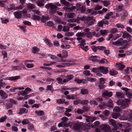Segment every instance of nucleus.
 Returning a JSON list of instances; mask_svg holds the SVG:
<instances>
[{
	"label": "nucleus",
	"instance_id": "f257e3e1",
	"mask_svg": "<svg viewBox=\"0 0 132 132\" xmlns=\"http://www.w3.org/2000/svg\"><path fill=\"white\" fill-rule=\"evenodd\" d=\"M130 101V100L125 98L120 100L117 101V103L118 105H120L122 108L124 109L129 106Z\"/></svg>",
	"mask_w": 132,
	"mask_h": 132
},
{
	"label": "nucleus",
	"instance_id": "f03ea898",
	"mask_svg": "<svg viewBox=\"0 0 132 132\" xmlns=\"http://www.w3.org/2000/svg\"><path fill=\"white\" fill-rule=\"evenodd\" d=\"M46 7L47 9H50L49 10V13L51 14L55 13L57 10V7L53 5L52 3H51L46 4L45 6Z\"/></svg>",
	"mask_w": 132,
	"mask_h": 132
},
{
	"label": "nucleus",
	"instance_id": "7ed1b4c3",
	"mask_svg": "<svg viewBox=\"0 0 132 132\" xmlns=\"http://www.w3.org/2000/svg\"><path fill=\"white\" fill-rule=\"evenodd\" d=\"M112 44L116 45H125L126 47L128 45L127 40H123L122 39L120 38L117 41L113 42Z\"/></svg>",
	"mask_w": 132,
	"mask_h": 132
},
{
	"label": "nucleus",
	"instance_id": "20e7f679",
	"mask_svg": "<svg viewBox=\"0 0 132 132\" xmlns=\"http://www.w3.org/2000/svg\"><path fill=\"white\" fill-rule=\"evenodd\" d=\"M109 123L110 125H112L114 127L113 129V131H114L118 129V125L116 123V121L114 119H110L109 121Z\"/></svg>",
	"mask_w": 132,
	"mask_h": 132
},
{
	"label": "nucleus",
	"instance_id": "39448f33",
	"mask_svg": "<svg viewBox=\"0 0 132 132\" xmlns=\"http://www.w3.org/2000/svg\"><path fill=\"white\" fill-rule=\"evenodd\" d=\"M81 40V41L80 42L81 43L80 44L81 47L85 51L87 52L88 49V47L87 46H84V45H86L85 40L84 39H82H82Z\"/></svg>",
	"mask_w": 132,
	"mask_h": 132
},
{
	"label": "nucleus",
	"instance_id": "423d86ee",
	"mask_svg": "<svg viewBox=\"0 0 132 132\" xmlns=\"http://www.w3.org/2000/svg\"><path fill=\"white\" fill-rule=\"evenodd\" d=\"M101 130H104L105 132H109L111 130V129L108 125L103 124L100 127Z\"/></svg>",
	"mask_w": 132,
	"mask_h": 132
},
{
	"label": "nucleus",
	"instance_id": "0eeeda50",
	"mask_svg": "<svg viewBox=\"0 0 132 132\" xmlns=\"http://www.w3.org/2000/svg\"><path fill=\"white\" fill-rule=\"evenodd\" d=\"M112 93L111 92H109L108 90H106L104 91L102 95L105 99H108L109 97L112 96Z\"/></svg>",
	"mask_w": 132,
	"mask_h": 132
},
{
	"label": "nucleus",
	"instance_id": "6e6552de",
	"mask_svg": "<svg viewBox=\"0 0 132 132\" xmlns=\"http://www.w3.org/2000/svg\"><path fill=\"white\" fill-rule=\"evenodd\" d=\"M122 90L126 92V95L128 97L130 98H132V93H131L130 92L129 89L127 88H122Z\"/></svg>",
	"mask_w": 132,
	"mask_h": 132
},
{
	"label": "nucleus",
	"instance_id": "1a4fd4ad",
	"mask_svg": "<svg viewBox=\"0 0 132 132\" xmlns=\"http://www.w3.org/2000/svg\"><path fill=\"white\" fill-rule=\"evenodd\" d=\"M85 36V34L84 32L78 33L76 35V36L78 37L76 38V39L77 40H80L82 39V37Z\"/></svg>",
	"mask_w": 132,
	"mask_h": 132
},
{
	"label": "nucleus",
	"instance_id": "9d476101",
	"mask_svg": "<svg viewBox=\"0 0 132 132\" xmlns=\"http://www.w3.org/2000/svg\"><path fill=\"white\" fill-rule=\"evenodd\" d=\"M99 69L100 72L104 74H106L109 71L108 68L107 67H99Z\"/></svg>",
	"mask_w": 132,
	"mask_h": 132
},
{
	"label": "nucleus",
	"instance_id": "9b49d317",
	"mask_svg": "<svg viewBox=\"0 0 132 132\" xmlns=\"http://www.w3.org/2000/svg\"><path fill=\"white\" fill-rule=\"evenodd\" d=\"M80 127V123L79 122L75 123L73 125V128L74 130L79 129Z\"/></svg>",
	"mask_w": 132,
	"mask_h": 132
},
{
	"label": "nucleus",
	"instance_id": "f8f14e48",
	"mask_svg": "<svg viewBox=\"0 0 132 132\" xmlns=\"http://www.w3.org/2000/svg\"><path fill=\"white\" fill-rule=\"evenodd\" d=\"M22 12L21 11L14 12V14L15 17L17 19L20 18L22 16Z\"/></svg>",
	"mask_w": 132,
	"mask_h": 132
},
{
	"label": "nucleus",
	"instance_id": "ddd939ff",
	"mask_svg": "<svg viewBox=\"0 0 132 132\" xmlns=\"http://www.w3.org/2000/svg\"><path fill=\"white\" fill-rule=\"evenodd\" d=\"M0 95L1 98L5 99L7 97L8 95L2 90H0Z\"/></svg>",
	"mask_w": 132,
	"mask_h": 132
},
{
	"label": "nucleus",
	"instance_id": "4468645a",
	"mask_svg": "<svg viewBox=\"0 0 132 132\" xmlns=\"http://www.w3.org/2000/svg\"><path fill=\"white\" fill-rule=\"evenodd\" d=\"M28 111L27 109L25 108H23L20 109L18 113L20 114H21L23 113L26 114L28 113Z\"/></svg>",
	"mask_w": 132,
	"mask_h": 132
},
{
	"label": "nucleus",
	"instance_id": "2eb2a0df",
	"mask_svg": "<svg viewBox=\"0 0 132 132\" xmlns=\"http://www.w3.org/2000/svg\"><path fill=\"white\" fill-rule=\"evenodd\" d=\"M22 16H23L24 18H26L27 17H30V14H27V10L25 9H23L22 11Z\"/></svg>",
	"mask_w": 132,
	"mask_h": 132
},
{
	"label": "nucleus",
	"instance_id": "dca6fc26",
	"mask_svg": "<svg viewBox=\"0 0 132 132\" xmlns=\"http://www.w3.org/2000/svg\"><path fill=\"white\" fill-rule=\"evenodd\" d=\"M96 118L92 116H88L87 118L86 119V120L87 122H90L91 121L92 122Z\"/></svg>",
	"mask_w": 132,
	"mask_h": 132
},
{
	"label": "nucleus",
	"instance_id": "f3484780",
	"mask_svg": "<svg viewBox=\"0 0 132 132\" xmlns=\"http://www.w3.org/2000/svg\"><path fill=\"white\" fill-rule=\"evenodd\" d=\"M20 77V76H16L14 77H10L8 78L7 79L11 81H15L18 79Z\"/></svg>",
	"mask_w": 132,
	"mask_h": 132
},
{
	"label": "nucleus",
	"instance_id": "a211bd4d",
	"mask_svg": "<svg viewBox=\"0 0 132 132\" xmlns=\"http://www.w3.org/2000/svg\"><path fill=\"white\" fill-rule=\"evenodd\" d=\"M53 18L55 21L58 23H61V19L58 16L54 15L53 16Z\"/></svg>",
	"mask_w": 132,
	"mask_h": 132
},
{
	"label": "nucleus",
	"instance_id": "6ab92c4d",
	"mask_svg": "<svg viewBox=\"0 0 132 132\" xmlns=\"http://www.w3.org/2000/svg\"><path fill=\"white\" fill-rule=\"evenodd\" d=\"M98 57L96 56H91L89 57L90 60L92 61L93 62H96L97 61V58Z\"/></svg>",
	"mask_w": 132,
	"mask_h": 132
},
{
	"label": "nucleus",
	"instance_id": "aec40b11",
	"mask_svg": "<svg viewBox=\"0 0 132 132\" xmlns=\"http://www.w3.org/2000/svg\"><path fill=\"white\" fill-rule=\"evenodd\" d=\"M113 101L111 99L109 100L108 103L106 104V106H108L110 107H113Z\"/></svg>",
	"mask_w": 132,
	"mask_h": 132
},
{
	"label": "nucleus",
	"instance_id": "412c9836",
	"mask_svg": "<svg viewBox=\"0 0 132 132\" xmlns=\"http://www.w3.org/2000/svg\"><path fill=\"white\" fill-rule=\"evenodd\" d=\"M28 93L26 92L25 90L24 91L22 90L19 91L18 93V94L19 95H21L23 96H24L27 95Z\"/></svg>",
	"mask_w": 132,
	"mask_h": 132
},
{
	"label": "nucleus",
	"instance_id": "4be33fe9",
	"mask_svg": "<svg viewBox=\"0 0 132 132\" xmlns=\"http://www.w3.org/2000/svg\"><path fill=\"white\" fill-rule=\"evenodd\" d=\"M60 2L61 4H64L66 6H69V2L65 0H61Z\"/></svg>",
	"mask_w": 132,
	"mask_h": 132
},
{
	"label": "nucleus",
	"instance_id": "5701e85b",
	"mask_svg": "<svg viewBox=\"0 0 132 132\" xmlns=\"http://www.w3.org/2000/svg\"><path fill=\"white\" fill-rule=\"evenodd\" d=\"M116 95L119 98H122L124 97V95L122 93L119 92H117L116 93Z\"/></svg>",
	"mask_w": 132,
	"mask_h": 132
},
{
	"label": "nucleus",
	"instance_id": "b1692460",
	"mask_svg": "<svg viewBox=\"0 0 132 132\" xmlns=\"http://www.w3.org/2000/svg\"><path fill=\"white\" fill-rule=\"evenodd\" d=\"M106 106V104L104 102L101 103L99 105V107L101 109H105Z\"/></svg>",
	"mask_w": 132,
	"mask_h": 132
},
{
	"label": "nucleus",
	"instance_id": "393cba45",
	"mask_svg": "<svg viewBox=\"0 0 132 132\" xmlns=\"http://www.w3.org/2000/svg\"><path fill=\"white\" fill-rule=\"evenodd\" d=\"M122 37L125 38H131V36L129 34L126 32L123 34L122 35Z\"/></svg>",
	"mask_w": 132,
	"mask_h": 132
},
{
	"label": "nucleus",
	"instance_id": "a878e982",
	"mask_svg": "<svg viewBox=\"0 0 132 132\" xmlns=\"http://www.w3.org/2000/svg\"><path fill=\"white\" fill-rule=\"evenodd\" d=\"M48 16H42L41 18V21L43 22H46V21L48 19Z\"/></svg>",
	"mask_w": 132,
	"mask_h": 132
},
{
	"label": "nucleus",
	"instance_id": "bb28decb",
	"mask_svg": "<svg viewBox=\"0 0 132 132\" xmlns=\"http://www.w3.org/2000/svg\"><path fill=\"white\" fill-rule=\"evenodd\" d=\"M75 16V13H68L67 14V16L69 18H72L74 17Z\"/></svg>",
	"mask_w": 132,
	"mask_h": 132
},
{
	"label": "nucleus",
	"instance_id": "cd10ccee",
	"mask_svg": "<svg viewBox=\"0 0 132 132\" xmlns=\"http://www.w3.org/2000/svg\"><path fill=\"white\" fill-rule=\"evenodd\" d=\"M62 57L63 58H66L68 57V55L67 52L65 50H63L62 51Z\"/></svg>",
	"mask_w": 132,
	"mask_h": 132
},
{
	"label": "nucleus",
	"instance_id": "c85d7f7f",
	"mask_svg": "<svg viewBox=\"0 0 132 132\" xmlns=\"http://www.w3.org/2000/svg\"><path fill=\"white\" fill-rule=\"evenodd\" d=\"M100 32L101 33V34L102 36H104L108 33V30H100Z\"/></svg>",
	"mask_w": 132,
	"mask_h": 132
},
{
	"label": "nucleus",
	"instance_id": "c756f323",
	"mask_svg": "<svg viewBox=\"0 0 132 132\" xmlns=\"http://www.w3.org/2000/svg\"><path fill=\"white\" fill-rule=\"evenodd\" d=\"M112 118L115 119L117 118L118 117L120 116V114L119 113H113L112 114Z\"/></svg>",
	"mask_w": 132,
	"mask_h": 132
},
{
	"label": "nucleus",
	"instance_id": "7c9ffc66",
	"mask_svg": "<svg viewBox=\"0 0 132 132\" xmlns=\"http://www.w3.org/2000/svg\"><path fill=\"white\" fill-rule=\"evenodd\" d=\"M44 0H38L37 4L39 6H42L44 5L43 2Z\"/></svg>",
	"mask_w": 132,
	"mask_h": 132
},
{
	"label": "nucleus",
	"instance_id": "2f4dec72",
	"mask_svg": "<svg viewBox=\"0 0 132 132\" xmlns=\"http://www.w3.org/2000/svg\"><path fill=\"white\" fill-rule=\"evenodd\" d=\"M86 19H85V22L88 23L93 19V17L92 16L90 17L89 16H86Z\"/></svg>",
	"mask_w": 132,
	"mask_h": 132
},
{
	"label": "nucleus",
	"instance_id": "473e14b6",
	"mask_svg": "<svg viewBox=\"0 0 132 132\" xmlns=\"http://www.w3.org/2000/svg\"><path fill=\"white\" fill-rule=\"evenodd\" d=\"M39 51V49L38 48L36 47H32V52L34 53H36Z\"/></svg>",
	"mask_w": 132,
	"mask_h": 132
},
{
	"label": "nucleus",
	"instance_id": "72a5a7b5",
	"mask_svg": "<svg viewBox=\"0 0 132 132\" xmlns=\"http://www.w3.org/2000/svg\"><path fill=\"white\" fill-rule=\"evenodd\" d=\"M1 19L2 20V23L3 24H6L9 21V19L8 18L4 19L3 18H1Z\"/></svg>",
	"mask_w": 132,
	"mask_h": 132
},
{
	"label": "nucleus",
	"instance_id": "f704fd0d",
	"mask_svg": "<svg viewBox=\"0 0 132 132\" xmlns=\"http://www.w3.org/2000/svg\"><path fill=\"white\" fill-rule=\"evenodd\" d=\"M69 29L70 28L67 25V26H64L63 27L62 31L64 32H68L69 30Z\"/></svg>",
	"mask_w": 132,
	"mask_h": 132
},
{
	"label": "nucleus",
	"instance_id": "c9c22d12",
	"mask_svg": "<svg viewBox=\"0 0 132 132\" xmlns=\"http://www.w3.org/2000/svg\"><path fill=\"white\" fill-rule=\"evenodd\" d=\"M110 73L111 75L114 76L117 74V72L116 70H111L110 71Z\"/></svg>",
	"mask_w": 132,
	"mask_h": 132
},
{
	"label": "nucleus",
	"instance_id": "e433bc0d",
	"mask_svg": "<svg viewBox=\"0 0 132 132\" xmlns=\"http://www.w3.org/2000/svg\"><path fill=\"white\" fill-rule=\"evenodd\" d=\"M121 110V109L117 106H116L113 110V111L114 112H119Z\"/></svg>",
	"mask_w": 132,
	"mask_h": 132
},
{
	"label": "nucleus",
	"instance_id": "4c0bfd02",
	"mask_svg": "<svg viewBox=\"0 0 132 132\" xmlns=\"http://www.w3.org/2000/svg\"><path fill=\"white\" fill-rule=\"evenodd\" d=\"M65 35L66 36H73L74 34V33L73 32H68L65 33Z\"/></svg>",
	"mask_w": 132,
	"mask_h": 132
},
{
	"label": "nucleus",
	"instance_id": "58836bf2",
	"mask_svg": "<svg viewBox=\"0 0 132 132\" xmlns=\"http://www.w3.org/2000/svg\"><path fill=\"white\" fill-rule=\"evenodd\" d=\"M81 92L82 94L86 95L88 93V91L86 89H81Z\"/></svg>",
	"mask_w": 132,
	"mask_h": 132
},
{
	"label": "nucleus",
	"instance_id": "ea45409f",
	"mask_svg": "<svg viewBox=\"0 0 132 132\" xmlns=\"http://www.w3.org/2000/svg\"><path fill=\"white\" fill-rule=\"evenodd\" d=\"M27 6L28 8L30 9H33L35 7V6L34 4L30 3L28 4H27Z\"/></svg>",
	"mask_w": 132,
	"mask_h": 132
},
{
	"label": "nucleus",
	"instance_id": "a19ab883",
	"mask_svg": "<svg viewBox=\"0 0 132 132\" xmlns=\"http://www.w3.org/2000/svg\"><path fill=\"white\" fill-rule=\"evenodd\" d=\"M32 18L35 20H39L40 19V18L39 16L34 15L32 16Z\"/></svg>",
	"mask_w": 132,
	"mask_h": 132
},
{
	"label": "nucleus",
	"instance_id": "79ce46f5",
	"mask_svg": "<svg viewBox=\"0 0 132 132\" xmlns=\"http://www.w3.org/2000/svg\"><path fill=\"white\" fill-rule=\"evenodd\" d=\"M118 65L119 69L121 70H123L125 67V66L124 65L121 64H119Z\"/></svg>",
	"mask_w": 132,
	"mask_h": 132
},
{
	"label": "nucleus",
	"instance_id": "37998d69",
	"mask_svg": "<svg viewBox=\"0 0 132 132\" xmlns=\"http://www.w3.org/2000/svg\"><path fill=\"white\" fill-rule=\"evenodd\" d=\"M82 5L80 4L77 3L76 5V9L77 11L80 10Z\"/></svg>",
	"mask_w": 132,
	"mask_h": 132
},
{
	"label": "nucleus",
	"instance_id": "c03bdc74",
	"mask_svg": "<svg viewBox=\"0 0 132 132\" xmlns=\"http://www.w3.org/2000/svg\"><path fill=\"white\" fill-rule=\"evenodd\" d=\"M36 113H37V114L39 116H41L44 114V112L43 111L40 110L38 111H35Z\"/></svg>",
	"mask_w": 132,
	"mask_h": 132
},
{
	"label": "nucleus",
	"instance_id": "a18cd8bd",
	"mask_svg": "<svg viewBox=\"0 0 132 132\" xmlns=\"http://www.w3.org/2000/svg\"><path fill=\"white\" fill-rule=\"evenodd\" d=\"M84 74L86 76H89L90 75L92 76V75L90 73V71L89 70H86L85 71L83 72Z\"/></svg>",
	"mask_w": 132,
	"mask_h": 132
},
{
	"label": "nucleus",
	"instance_id": "49530a36",
	"mask_svg": "<svg viewBox=\"0 0 132 132\" xmlns=\"http://www.w3.org/2000/svg\"><path fill=\"white\" fill-rule=\"evenodd\" d=\"M86 16L85 15H83L80 17H79V19L80 20L84 21L85 22V19H86Z\"/></svg>",
	"mask_w": 132,
	"mask_h": 132
},
{
	"label": "nucleus",
	"instance_id": "de8ad7c7",
	"mask_svg": "<svg viewBox=\"0 0 132 132\" xmlns=\"http://www.w3.org/2000/svg\"><path fill=\"white\" fill-rule=\"evenodd\" d=\"M73 77V76L72 75H68L66 77V78L69 80V81L72 79Z\"/></svg>",
	"mask_w": 132,
	"mask_h": 132
},
{
	"label": "nucleus",
	"instance_id": "09e8293b",
	"mask_svg": "<svg viewBox=\"0 0 132 132\" xmlns=\"http://www.w3.org/2000/svg\"><path fill=\"white\" fill-rule=\"evenodd\" d=\"M45 42L46 44L47 45L49 46L50 47H51L52 46V44L51 43V42L49 39H46L45 40Z\"/></svg>",
	"mask_w": 132,
	"mask_h": 132
},
{
	"label": "nucleus",
	"instance_id": "8fccbe9b",
	"mask_svg": "<svg viewBox=\"0 0 132 132\" xmlns=\"http://www.w3.org/2000/svg\"><path fill=\"white\" fill-rule=\"evenodd\" d=\"M88 101L87 100H81V104L83 105L87 104Z\"/></svg>",
	"mask_w": 132,
	"mask_h": 132
},
{
	"label": "nucleus",
	"instance_id": "3c124183",
	"mask_svg": "<svg viewBox=\"0 0 132 132\" xmlns=\"http://www.w3.org/2000/svg\"><path fill=\"white\" fill-rule=\"evenodd\" d=\"M99 70H100L99 67L96 68H93L92 69V71L95 73H96L99 71Z\"/></svg>",
	"mask_w": 132,
	"mask_h": 132
},
{
	"label": "nucleus",
	"instance_id": "603ef678",
	"mask_svg": "<svg viewBox=\"0 0 132 132\" xmlns=\"http://www.w3.org/2000/svg\"><path fill=\"white\" fill-rule=\"evenodd\" d=\"M97 48L98 50L101 51L104 50L106 49L105 47L103 46H97Z\"/></svg>",
	"mask_w": 132,
	"mask_h": 132
},
{
	"label": "nucleus",
	"instance_id": "864d4df0",
	"mask_svg": "<svg viewBox=\"0 0 132 132\" xmlns=\"http://www.w3.org/2000/svg\"><path fill=\"white\" fill-rule=\"evenodd\" d=\"M61 62H72V60H71L68 59H61L60 60Z\"/></svg>",
	"mask_w": 132,
	"mask_h": 132
},
{
	"label": "nucleus",
	"instance_id": "5fc2aeb1",
	"mask_svg": "<svg viewBox=\"0 0 132 132\" xmlns=\"http://www.w3.org/2000/svg\"><path fill=\"white\" fill-rule=\"evenodd\" d=\"M64 99H60L57 100L56 102L59 104H62L64 102Z\"/></svg>",
	"mask_w": 132,
	"mask_h": 132
},
{
	"label": "nucleus",
	"instance_id": "6e6d98bb",
	"mask_svg": "<svg viewBox=\"0 0 132 132\" xmlns=\"http://www.w3.org/2000/svg\"><path fill=\"white\" fill-rule=\"evenodd\" d=\"M118 31V30L117 28H113L111 30V33L112 34H114Z\"/></svg>",
	"mask_w": 132,
	"mask_h": 132
},
{
	"label": "nucleus",
	"instance_id": "4d7b16f0",
	"mask_svg": "<svg viewBox=\"0 0 132 132\" xmlns=\"http://www.w3.org/2000/svg\"><path fill=\"white\" fill-rule=\"evenodd\" d=\"M67 9H68L71 11H72L73 10L76 9V7L74 6H72L71 7H70L69 6V7H66Z\"/></svg>",
	"mask_w": 132,
	"mask_h": 132
},
{
	"label": "nucleus",
	"instance_id": "13d9d810",
	"mask_svg": "<svg viewBox=\"0 0 132 132\" xmlns=\"http://www.w3.org/2000/svg\"><path fill=\"white\" fill-rule=\"evenodd\" d=\"M105 79L103 78H101L100 79L99 81L101 84H103L105 83Z\"/></svg>",
	"mask_w": 132,
	"mask_h": 132
},
{
	"label": "nucleus",
	"instance_id": "bf43d9fd",
	"mask_svg": "<svg viewBox=\"0 0 132 132\" xmlns=\"http://www.w3.org/2000/svg\"><path fill=\"white\" fill-rule=\"evenodd\" d=\"M47 90H49L51 92H53V89L52 86L50 85L47 86Z\"/></svg>",
	"mask_w": 132,
	"mask_h": 132
},
{
	"label": "nucleus",
	"instance_id": "052dcab7",
	"mask_svg": "<svg viewBox=\"0 0 132 132\" xmlns=\"http://www.w3.org/2000/svg\"><path fill=\"white\" fill-rule=\"evenodd\" d=\"M29 123V120L27 119H24L22 121V123L23 125L28 124Z\"/></svg>",
	"mask_w": 132,
	"mask_h": 132
},
{
	"label": "nucleus",
	"instance_id": "680f3d73",
	"mask_svg": "<svg viewBox=\"0 0 132 132\" xmlns=\"http://www.w3.org/2000/svg\"><path fill=\"white\" fill-rule=\"evenodd\" d=\"M86 34V36L87 38H89L90 39L92 38V35L90 32H87Z\"/></svg>",
	"mask_w": 132,
	"mask_h": 132
},
{
	"label": "nucleus",
	"instance_id": "e2e57ef3",
	"mask_svg": "<svg viewBox=\"0 0 132 132\" xmlns=\"http://www.w3.org/2000/svg\"><path fill=\"white\" fill-rule=\"evenodd\" d=\"M110 111L108 110H105L103 112V114L105 116H108L109 115Z\"/></svg>",
	"mask_w": 132,
	"mask_h": 132
},
{
	"label": "nucleus",
	"instance_id": "0e129e2a",
	"mask_svg": "<svg viewBox=\"0 0 132 132\" xmlns=\"http://www.w3.org/2000/svg\"><path fill=\"white\" fill-rule=\"evenodd\" d=\"M90 104L91 105H97V104L96 102L95 101L91 100L90 101Z\"/></svg>",
	"mask_w": 132,
	"mask_h": 132
},
{
	"label": "nucleus",
	"instance_id": "69168bd1",
	"mask_svg": "<svg viewBox=\"0 0 132 132\" xmlns=\"http://www.w3.org/2000/svg\"><path fill=\"white\" fill-rule=\"evenodd\" d=\"M7 119L6 116L5 115L3 117L0 119V122H4Z\"/></svg>",
	"mask_w": 132,
	"mask_h": 132
},
{
	"label": "nucleus",
	"instance_id": "338daca9",
	"mask_svg": "<svg viewBox=\"0 0 132 132\" xmlns=\"http://www.w3.org/2000/svg\"><path fill=\"white\" fill-rule=\"evenodd\" d=\"M116 26L118 28H123L124 26L122 24L120 23H118L117 24Z\"/></svg>",
	"mask_w": 132,
	"mask_h": 132
},
{
	"label": "nucleus",
	"instance_id": "774afa93",
	"mask_svg": "<svg viewBox=\"0 0 132 132\" xmlns=\"http://www.w3.org/2000/svg\"><path fill=\"white\" fill-rule=\"evenodd\" d=\"M126 29L127 31L128 32H129L131 34H132V29L131 28L129 27H127Z\"/></svg>",
	"mask_w": 132,
	"mask_h": 132
}]
</instances>
